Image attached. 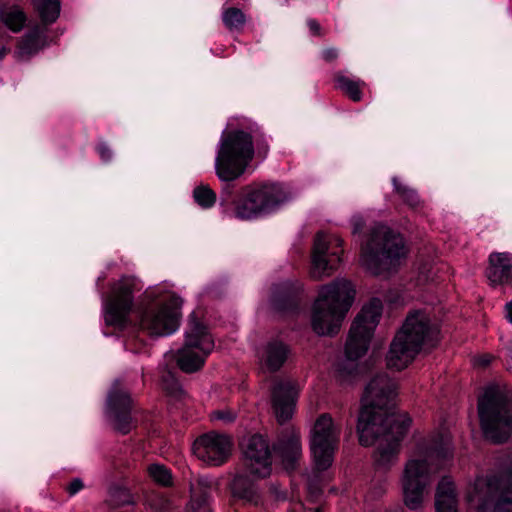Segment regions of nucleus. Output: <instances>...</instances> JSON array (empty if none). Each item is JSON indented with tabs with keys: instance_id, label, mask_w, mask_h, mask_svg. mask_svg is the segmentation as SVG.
Instances as JSON below:
<instances>
[{
	"instance_id": "6e6552de",
	"label": "nucleus",
	"mask_w": 512,
	"mask_h": 512,
	"mask_svg": "<svg viewBox=\"0 0 512 512\" xmlns=\"http://www.w3.org/2000/svg\"><path fill=\"white\" fill-rule=\"evenodd\" d=\"M483 433L494 443L506 441L512 432V395L489 387L478 403Z\"/></svg>"
},
{
	"instance_id": "423d86ee",
	"label": "nucleus",
	"mask_w": 512,
	"mask_h": 512,
	"mask_svg": "<svg viewBox=\"0 0 512 512\" xmlns=\"http://www.w3.org/2000/svg\"><path fill=\"white\" fill-rule=\"evenodd\" d=\"M407 256L403 237L385 225L375 226L361 252V264L373 275L396 272Z\"/></svg>"
},
{
	"instance_id": "9d476101",
	"label": "nucleus",
	"mask_w": 512,
	"mask_h": 512,
	"mask_svg": "<svg viewBox=\"0 0 512 512\" xmlns=\"http://www.w3.org/2000/svg\"><path fill=\"white\" fill-rule=\"evenodd\" d=\"M213 349L214 339L207 327L191 315L185 331L184 345L174 356L178 367L185 373L200 370Z\"/></svg>"
},
{
	"instance_id": "39448f33",
	"label": "nucleus",
	"mask_w": 512,
	"mask_h": 512,
	"mask_svg": "<svg viewBox=\"0 0 512 512\" xmlns=\"http://www.w3.org/2000/svg\"><path fill=\"white\" fill-rule=\"evenodd\" d=\"M355 290L350 281L336 279L319 289L313 304L312 328L318 335H332L352 306Z\"/></svg>"
},
{
	"instance_id": "79ce46f5",
	"label": "nucleus",
	"mask_w": 512,
	"mask_h": 512,
	"mask_svg": "<svg viewBox=\"0 0 512 512\" xmlns=\"http://www.w3.org/2000/svg\"><path fill=\"white\" fill-rule=\"evenodd\" d=\"M309 491H310V493H311V494H316V493H317V489H316V488L314 489V488L312 487V485H310V487H309Z\"/></svg>"
},
{
	"instance_id": "c85d7f7f",
	"label": "nucleus",
	"mask_w": 512,
	"mask_h": 512,
	"mask_svg": "<svg viewBox=\"0 0 512 512\" xmlns=\"http://www.w3.org/2000/svg\"><path fill=\"white\" fill-rule=\"evenodd\" d=\"M0 20L12 31L18 32L25 23V15L18 7H11L0 11Z\"/></svg>"
},
{
	"instance_id": "7ed1b4c3",
	"label": "nucleus",
	"mask_w": 512,
	"mask_h": 512,
	"mask_svg": "<svg viewBox=\"0 0 512 512\" xmlns=\"http://www.w3.org/2000/svg\"><path fill=\"white\" fill-rule=\"evenodd\" d=\"M254 142L258 153L266 156L268 143L265 136L257 131L254 135L243 130L222 135L215 159V172L221 181H234L245 172L254 156Z\"/></svg>"
},
{
	"instance_id": "5701e85b",
	"label": "nucleus",
	"mask_w": 512,
	"mask_h": 512,
	"mask_svg": "<svg viewBox=\"0 0 512 512\" xmlns=\"http://www.w3.org/2000/svg\"><path fill=\"white\" fill-rule=\"evenodd\" d=\"M302 291L298 281H285L275 286L272 302L276 309L285 310L296 305L297 296Z\"/></svg>"
},
{
	"instance_id": "9b49d317",
	"label": "nucleus",
	"mask_w": 512,
	"mask_h": 512,
	"mask_svg": "<svg viewBox=\"0 0 512 512\" xmlns=\"http://www.w3.org/2000/svg\"><path fill=\"white\" fill-rule=\"evenodd\" d=\"M382 301L371 299L363 306L350 328L346 342L345 355L348 361L354 362L366 354L375 328L382 315Z\"/></svg>"
},
{
	"instance_id": "2eb2a0df",
	"label": "nucleus",
	"mask_w": 512,
	"mask_h": 512,
	"mask_svg": "<svg viewBox=\"0 0 512 512\" xmlns=\"http://www.w3.org/2000/svg\"><path fill=\"white\" fill-rule=\"evenodd\" d=\"M342 243V239L335 234L317 233L312 251L311 278L321 280L337 269L343 254Z\"/></svg>"
},
{
	"instance_id": "ea45409f",
	"label": "nucleus",
	"mask_w": 512,
	"mask_h": 512,
	"mask_svg": "<svg viewBox=\"0 0 512 512\" xmlns=\"http://www.w3.org/2000/svg\"><path fill=\"white\" fill-rule=\"evenodd\" d=\"M506 318L512 324V301L506 304Z\"/></svg>"
},
{
	"instance_id": "f8f14e48",
	"label": "nucleus",
	"mask_w": 512,
	"mask_h": 512,
	"mask_svg": "<svg viewBox=\"0 0 512 512\" xmlns=\"http://www.w3.org/2000/svg\"><path fill=\"white\" fill-rule=\"evenodd\" d=\"M341 426L328 413L321 414L314 422L309 436V446L315 467L319 471L328 469L338 448Z\"/></svg>"
},
{
	"instance_id": "ddd939ff",
	"label": "nucleus",
	"mask_w": 512,
	"mask_h": 512,
	"mask_svg": "<svg viewBox=\"0 0 512 512\" xmlns=\"http://www.w3.org/2000/svg\"><path fill=\"white\" fill-rule=\"evenodd\" d=\"M181 298L169 295L147 306L140 315V328L151 336H167L179 327Z\"/></svg>"
},
{
	"instance_id": "f3484780",
	"label": "nucleus",
	"mask_w": 512,
	"mask_h": 512,
	"mask_svg": "<svg viewBox=\"0 0 512 512\" xmlns=\"http://www.w3.org/2000/svg\"><path fill=\"white\" fill-rule=\"evenodd\" d=\"M233 443L223 434L207 433L197 438L193 444L195 456L210 466L224 464L231 455Z\"/></svg>"
},
{
	"instance_id": "58836bf2",
	"label": "nucleus",
	"mask_w": 512,
	"mask_h": 512,
	"mask_svg": "<svg viewBox=\"0 0 512 512\" xmlns=\"http://www.w3.org/2000/svg\"><path fill=\"white\" fill-rule=\"evenodd\" d=\"M492 358L493 357L489 354L481 355L474 359V365L480 366V367H485L491 363Z\"/></svg>"
},
{
	"instance_id": "393cba45",
	"label": "nucleus",
	"mask_w": 512,
	"mask_h": 512,
	"mask_svg": "<svg viewBox=\"0 0 512 512\" xmlns=\"http://www.w3.org/2000/svg\"><path fill=\"white\" fill-rule=\"evenodd\" d=\"M457 496L453 482L444 477L437 486L435 512H458Z\"/></svg>"
},
{
	"instance_id": "412c9836",
	"label": "nucleus",
	"mask_w": 512,
	"mask_h": 512,
	"mask_svg": "<svg viewBox=\"0 0 512 512\" xmlns=\"http://www.w3.org/2000/svg\"><path fill=\"white\" fill-rule=\"evenodd\" d=\"M486 276L491 285L512 283V253L493 252L489 256V266Z\"/></svg>"
},
{
	"instance_id": "4be33fe9",
	"label": "nucleus",
	"mask_w": 512,
	"mask_h": 512,
	"mask_svg": "<svg viewBox=\"0 0 512 512\" xmlns=\"http://www.w3.org/2000/svg\"><path fill=\"white\" fill-rule=\"evenodd\" d=\"M289 354L290 348L287 344L280 340H272L263 347L260 363L262 367L275 372L283 366Z\"/></svg>"
},
{
	"instance_id": "c9c22d12",
	"label": "nucleus",
	"mask_w": 512,
	"mask_h": 512,
	"mask_svg": "<svg viewBox=\"0 0 512 512\" xmlns=\"http://www.w3.org/2000/svg\"><path fill=\"white\" fill-rule=\"evenodd\" d=\"M338 55H339V51L337 48H334V47H328L322 51V58L326 62H332V61L336 60Z\"/></svg>"
},
{
	"instance_id": "20e7f679",
	"label": "nucleus",
	"mask_w": 512,
	"mask_h": 512,
	"mask_svg": "<svg viewBox=\"0 0 512 512\" xmlns=\"http://www.w3.org/2000/svg\"><path fill=\"white\" fill-rule=\"evenodd\" d=\"M439 329L423 311L407 315L396 333L386 357L389 368L402 370L415 358L423 345L433 346L438 341Z\"/></svg>"
},
{
	"instance_id": "49530a36",
	"label": "nucleus",
	"mask_w": 512,
	"mask_h": 512,
	"mask_svg": "<svg viewBox=\"0 0 512 512\" xmlns=\"http://www.w3.org/2000/svg\"><path fill=\"white\" fill-rule=\"evenodd\" d=\"M351 369H354L355 368V364L351 363Z\"/></svg>"
},
{
	"instance_id": "72a5a7b5",
	"label": "nucleus",
	"mask_w": 512,
	"mask_h": 512,
	"mask_svg": "<svg viewBox=\"0 0 512 512\" xmlns=\"http://www.w3.org/2000/svg\"><path fill=\"white\" fill-rule=\"evenodd\" d=\"M212 417L225 423H230L235 419V415L230 410L214 411Z\"/></svg>"
},
{
	"instance_id": "a19ab883",
	"label": "nucleus",
	"mask_w": 512,
	"mask_h": 512,
	"mask_svg": "<svg viewBox=\"0 0 512 512\" xmlns=\"http://www.w3.org/2000/svg\"><path fill=\"white\" fill-rule=\"evenodd\" d=\"M507 350H508L510 358L512 359V342H510L508 344Z\"/></svg>"
},
{
	"instance_id": "bb28decb",
	"label": "nucleus",
	"mask_w": 512,
	"mask_h": 512,
	"mask_svg": "<svg viewBox=\"0 0 512 512\" xmlns=\"http://www.w3.org/2000/svg\"><path fill=\"white\" fill-rule=\"evenodd\" d=\"M337 87L352 101L359 102L362 100V88L365 82L362 80H352L340 73L335 76Z\"/></svg>"
},
{
	"instance_id": "4c0bfd02",
	"label": "nucleus",
	"mask_w": 512,
	"mask_h": 512,
	"mask_svg": "<svg viewBox=\"0 0 512 512\" xmlns=\"http://www.w3.org/2000/svg\"><path fill=\"white\" fill-rule=\"evenodd\" d=\"M307 26L310 30V32L313 35L320 36L321 35V26L315 19H308L307 20Z\"/></svg>"
},
{
	"instance_id": "f257e3e1",
	"label": "nucleus",
	"mask_w": 512,
	"mask_h": 512,
	"mask_svg": "<svg viewBox=\"0 0 512 512\" xmlns=\"http://www.w3.org/2000/svg\"><path fill=\"white\" fill-rule=\"evenodd\" d=\"M396 395L394 380L386 374L373 377L365 388L356 426L360 445H376L374 461L384 470L397 462L401 442L411 424L407 414L393 410Z\"/></svg>"
},
{
	"instance_id": "473e14b6",
	"label": "nucleus",
	"mask_w": 512,
	"mask_h": 512,
	"mask_svg": "<svg viewBox=\"0 0 512 512\" xmlns=\"http://www.w3.org/2000/svg\"><path fill=\"white\" fill-rule=\"evenodd\" d=\"M193 197L195 202L202 208H210L216 202L215 192L208 185L204 184L195 187Z\"/></svg>"
},
{
	"instance_id": "e433bc0d",
	"label": "nucleus",
	"mask_w": 512,
	"mask_h": 512,
	"mask_svg": "<svg viewBox=\"0 0 512 512\" xmlns=\"http://www.w3.org/2000/svg\"><path fill=\"white\" fill-rule=\"evenodd\" d=\"M97 150L100 154V157L102 158V160L104 161H109L111 158H112V151L111 149L109 148L108 144L105 143V142H101L98 147H97Z\"/></svg>"
},
{
	"instance_id": "c03bdc74",
	"label": "nucleus",
	"mask_w": 512,
	"mask_h": 512,
	"mask_svg": "<svg viewBox=\"0 0 512 512\" xmlns=\"http://www.w3.org/2000/svg\"><path fill=\"white\" fill-rule=\"evenodd\" d=\"M361 228V224H356L354 228V232L358 231Z\"/></svg>"
},
{
	"instance_id": "a211bd4d",
	"label": "nucleus",
	"mask_w": 512,
	"mask_h": 512,
	"mask_svg": "<svg viewBox=\"0 0 512 512\" xmlns=\"http://www.w3.org/2000/svg\"><path fill=\"white\" fill-rule=\"evenodd\" d=\"M131 405L129 393L120 387L118 381L115 382L108 395V414L114 428L122 434L128 433L133 426Z\"/></svg>"
},
{
	"instance_id": "f704fd0d",
	"label": "nucleus",
	"mask_w": 512,
	"mask_h": 512,
	"mask_svg": "<svg viewBox=\"0 0 512 512\" xmlns=\"http://www.w3.org/2000/svg\"><path fill=\"white\" fill-rule=\"evenodd\" d=\"M84 487V484L80 478L73 479L67 486V492L70 496H74L76 493H78L82 488Z\"/></svg>"
},
{
	"instance_id": "c756f323",
	"label": "nucleus",
	"mask_w": 512,
	"mask_h": 512,
	"mask_svg": "<svg viewBox=\"0 0 512 512\" xmlns=\"http://www.w3.org/2000/svg\"><path fill=\"white\" fill-rule=\"evenodd\" d=\"M222 21L231 31H240L246 23V16L241 9L229 7L222 12Z\"/></svg>"
},
{
	"instance_id": "1a4fd4ad",
	"label": "nucleus",
	"mask_w": 512,
	"mask_h": 512,
	"mask_svg": "<svg viewBox=\"0 0 512 512\" xmlns=\"http://www.w3.org/2000/svg\"><path fill=\"white\" fill-rule=\"evenodd\" d=\"M293 198L281 183H264L251 187L235 206V216L241 220L255 218L275 211Z\"/></svg>"
},
{
	"instance_id": "2f4dec72",
	"label": "nucleus",
	"mask_w": 512,
	"mask_h": 512,
	"mask_svg": "<svg viewBox=\"0 0 512 512\" xmlns=\"http://www.w3.org/2000/svg\"><path fill=\"white\" fill-rule=\"evenodd\" d=\"M396 193L402 198V200L412 208L420 206V198L416 190L401 183L397 178L392 180Z\"/></svg>"
},
{
	"instance_id": "4468645a",
	"label": "nucleus",
	"mask_w": 512,
	"mask_h": 512,
	"mask_svg": "<svg viewBox=\"0 0 512 512\" xmlns=\"http://www.w3.org/2000/svg\"><path fill=\"white\" fill-rule=\"evenodd\" d=\"M139 282L133 276H122L115 281L105 300V322L108 325L122 327L134 305V292L139 291Z\"/></svg>"
},
{
	"instance_id": "37998d69",
	"label": "nucleus",
	"mask_w": 512,
	"mask_h": 512,
	"mask_svg": "<svg viewBox=\"0 0 512 512\" xmlns=\"http://www.w3.org/2000/svg\"><path fill=\"white\" fill-rule=\"evenodd\" d=\"M4 53H5V49H4V47H1V49H0V59L3 58Z\"/></svg>"
},
{
	"instance_id": "cd10ccee",
	"label": "nucleus",
	"mask_w": 512,
	"mask_h": 512,
	"mask_svg": "<svg viewBox=\"0 0 512 512\" xmlns=\"http://www.w3.org/2000/svg\"><path fill=\"white\" fill-rule=\"evenodd\" d=\"M35 7L45 23L54 22L60 13L59 0H35Z\"/></svg>"
},
{
	"instance_id": "f03ea898",
	"label": "nucleus",
	"mask_w": 512,
	"mask_h": 512,
	"mask_svg": "<svg viewBox=\"0 0 512 512\" xmlns=\"http://www.w3.org/2000/svg\"><path fill=\"white\" fill-rule=\"evenodd\" d=\"M452 456L450 437L441 436L428 449L406 462L401 485L404 503L409 509L416 510L422 506L434 476L441 469L439 462Z\"/></svg>"
},
{
	"instance_id": "b1692460",
	"label": "nucleus",
	"mask_w": 512,
	"mask_h": 512,
	"mask_svg": "<svg viewBox=\"0 0 512 512\" xmlns=\"http://www.w3.org/2000/svg\"><path fill=\"white\" fill-rule=\"evenodd\" d=\"M244 467L241 471H237L231 484V491L234 497L247 502L257 503L259 499L258 489L254 479L247 475Z\"/></svg>"
},
{
	"instance_id": "dca6fc26",
	"label": "nucleus",
	"mask_w": 512,
	"mask_h": 512,
	"mask_svg": "<svg viewBox=\"0 0 512 512\" xmlns=\"http://www.w3.org/2000/svg\"><path fill=\"white\" fill-rule=\"evenodd\" d=\"M243 467L256 478H265L271 473V452L267 440L258 434L242 442Z\"/></svg>"
},
{
	"instance_id": "aec40b11",
	"label": "nucleus",
	"mask_w": 512,
	"mask_h": 512,
	"mask_svg": "<svg viewBox=\"0 0 512 512\" xmlns=\"http://www.w3.org/2000/svg\"><path fill=\"white\" fill-rule=\"evenodd\" d=\"M275 456L279 457L286 469H293L302 456L301 438L298 431L287 430L273 446Z\"/></svg>"
},
{
	"instance_id": "7c9ffc66",
	"label": "nucleus",
	"mask_w": 512,
	"mask_h": 512,
	"mask_svg": "<svg viewBox=\"0 0 512 512\" xmlns=\"http://www.w3.org/2000/svg\"><path fill=\"white\" fill-rule=\"evenodd\" d=\"M147 473L156 484L169 487L173 484L171 471L163 464L153 463L147 467Z\"/></svg>"
},
{
	"instance_id": "a18cd8bd",
	"label": "nucleus",
	"mask_w": 512,
	"mask_h": 512,
	"mask_svg": "<svg viewBox=\"0 0 512 512\" xmlns=\"http://www.w3.org/2000/svg\"><path fill=\"white\" fill-rule=\"evenodd\" d=\"M313 512H323L321 509L317 508Z\"/></svg>"
},
{
	"instance_id": "0eeeda50",
	"label": "nucleus",
	"mask_w": 512,
	"mask_h": 512,
	"mask_svg": "<svg viewBox=\"0 0 512 512\" xmlns=\"http://www.w3.org/2000/svg\"><path fill=\"white\" fill-rule=\"evenodd\" d=\"M466 500L476 512H512V476H477L467 488Z\"/></svg>"
},
{
	"instance_id": "6ab92c4d",
	"label": "nucleus",
	"mask_w": 512,
	"mask_h": 512,
	"mask_svg": "<svg viewBox=\"0 0 512 512\" xmlns=\"http://www.w3.org/2000/svg\"><path fill=\"white\" fill-rule=\"evenodd\" d=\"M297 394V390L292 381L287 379H274L271 388V402L279 423H285L292 418Z\"/></svg>"
},
{
	"instance_id": "a878e982",
	"label": "nucleus",
	"mask_w": 512,
	"mask_h": 512,
	"mask_svg": "<svg viewBox=\"0 0 512 512\" xmlns=\"http://www.w3.org/2000/svg\"><path fill=\"white\" fill-rule=\"evenodd\" d=\"M45 45V29L42 27H36L23 37L18 47V57L22 60L28 59L30 56L41 50Z\"/></svg>"
}]
</instances>
